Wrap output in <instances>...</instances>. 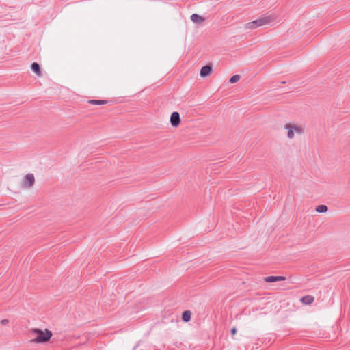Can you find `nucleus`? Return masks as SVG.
Instances as JSON below:
<instances>
[{"mask_svg":"<svg viewBox=\"0 0 350 350\" xmlns=\"http://www.w3.org/2000/svg\"><path fill=\"white\" fill-rule=\"evenodd\" d=\"M32 332L36 334V337L31 340V342L34 343L46 342L50 340L53 336L52 332L48 329L42 330L38 328H34L32 329Z\"/></svg>","mask_w":350,"mask_h":350,"instance_id":"nucleus-1","label":"nucleus"},{"mask_svg":"<svg viewBox=\"0 0 350 350\" xmlns=\"http://www.w3.org/2000/svg\"><path fill=\"white\" fill-rule=\"evenodd\" d=\"M284 128L288 131L287 137L289 139H293L295 136V133L297 135H301L304 133V128L301 126L286 124H285Z\"/></svg>","mask_w":350,"mask_h":350,"instance_id":"nucleus-2","label":"nucleus"},{"mask_svg":"<svg viewBox=\"0 0 350 350\" xmlns=\"http://www.w3.org/2000/svg\"><path fill=\"white\" fill-rule=\"evenodd\" d=\"M35 182V178L33 174H27L24 177L21 183V186L23 188H29L33 186Z\"/></svg>","mask_w":350,"mask_h":350,"instance_id":"nucleus-3","label":"nucleus"},{"mask_svg":"<svg viewBox=\"0 0 350 350\" xmlns=\"http://www.w3.org/2000/svg\"><path fill=\"white\" fill-rule=\"evenodd\" d=\"M170 124L172 127H178L181 122L180 114L177 111H174L170 116Z\"/></svg>","mask_w":350,"mask_h":350,"instance_id":"nucleus-4","label":"nucleus"},{"mask_svg":"<svg viewBox=\"0 0 350 350\" xmlns=\"http://www.w3.org/2000/svg\"><path fill=\"white\" fill-rule=\"evenodd\" d=\"M275 19V17L273 15L265 16L259 18L261 26L269 25L274 21Z\"/></svg>","mask_w":350,"mask_h":350,"instance_id":"nucleus-5","label":"nucleus"},{"mask_svg":"<svg viewBox=\"0 0 350 350\" xmlns=\"http://www.w3.org/2000/svg\"><path fill=\"white\" fill-rule=\"evenodd\" d=\"M212 66L211 65H206V66H204L201 70H200V76L202 77H208V75H210V74L212 72Z\"/></svg>","mask_w":350,"mask_h":350,"instance_id":"nucleus-6","label":"nucleus"},{"mask_svg":"<svg viewBox=\"0 0 350 350\" xmlns=\"http://www.w3.org/2000/svg\"><path fill=\"white\" fill-rule=\"evenodd\" d=\"M286 280L284 276H267L264 278L265 282L272 283L279 281H284Z\"/></svg>","mask_w":350,"mask_h":350,"instance_id":"nucleus-7","label":"nucleus"},{"mask_svg":"<svg viewBox=\"0 0 350 350\" xmlns=\"http://www.w3.org/2000/svg\"><path fill=\"white\" fill-rule=\"evenodd\" d=\"M245 26V28L252 29L260 27L261 25L259 18H258L255 21L246 23Z\"/></svg>","mask_w":350,"mask_h":350,"instance_id":"nucleus-8","label":"nucleus"},{"mask_svg":"<svg viewBox=\"0 0 350 350\" xmlns=\"http://www.w3.org/2000/svg\"><path fill=\"white\" fill-rule=\"evenodd\" d=\"M190 18L192 22L198 24L205 21L204 18L198 14H193Z\"/></svg>","mask_w":350,"mask_h":350,"instance_id":"nucleus-9","label":"nucleus"},{"mask_svg":"<svg viewBox=\"0 0 350 350\" xmlns=\"http://www.w3.org/2000/svg\"><path fill=\"white\" fill-rule=\"evenodd\" d=\"M31 69L33 72H34L38 76L40 77L42 75L40 66L37 62H33L31 65Z\"/></svg>","mask_w":350,"mask_h":350,"instance_id":"nucleus-10","label":"nucleus"},{"mask_svg":"<svg viewBox=\"0 0 350 350\" xmlns=\"http://www.w3.org/2000/svg\"><path fill=\"white\" fill-rule=\"evenodd\" d=\"M314 297L311 295L304 296L301 299V301L306 305L311 304L314 301Z\"/></svg>","mask_w":350,"mask_h":350,"instance_id":"nucleus-11","label":"nucleus"},{"mask_svg":"<svg viewBox=\"0 0 350 350\" xmlns=\"http://www.w3.org/2000/svg\"><path fill=\"white\" fill-rule=\"evenodd\" d=\"M191 312L190 310H185L182 314V320L184 322H189L191 320Z\"/></svg>","mask_w":350,"mask_h":350,"instance_id":"nucleus-12","label":"nucleus"},{"mask_svg":"<svg viewBox=\"0 0 350 350\" xmlns=\"http://www.w3.org/2000/svg\"><path fill=\"white\" fill-rule=\"evenodd\" d=\"M89 104L91 105H105L108 103L107 100H89L88 101Z\"/></svg>","mask_w":350,"mask_h":350,"instance_id":"nucleus-13","label":"nucleus"},{"mask_svg":"<svg viewBox=\"0 0 350 350\" xmlns=\"http://www.w3.org/2000/svg\"><path fill=\"white\" fill-rule=\"evenodd\" d=\"M315 210L318 213H325L327 211L328 208L326 205H319L316 207Z\"/></svg>","mask_w":350,"mask_h":350,"instance_id":"nucleus-14","label":"nucleus"},{"mask_svg":"<svg viewBox=\"0 0 350 350\" xmlns=\"http://www.w3.org/2000/svg\"><path fill=\"white\" fill-rule=\"evenodd\" d=\"M240 78H241V77L239 75H234L230 77L229 82L230 83H237L240 79Z\"/></svg>","mask_w":350,"mask_h":350,"instance_id":"nucleus-15","label":"nucleus"},{"mask_svg":"<svg viewBox=\"0 0 350 350\" xmlns=\"http://www.w3.org/2000/svg\"><path fill=\"white\" fill-rule=\"evenodd\" d=\"M236 333H237V328H236V327H233V328L231 329V334H232V335H234Z\"/></svg>","mask_w":350,"mask_h":350,"instance_id":"nucleus-16","label":"nucleus"},{"mask_svg":"<svg viewBox=\"0 0 350 350\" xmlns=\"http://www.w3.org/2000/svg\"><path fill=\"white\" fill-rule=\"evenodd\" d=\"M8 322V319H3L1 321V323L2 324H5Z\"/></svg>","mask_w":350,"mask_h":350,"instance_id":"nucleus-17","label":"nucleus"}]
</instances>
